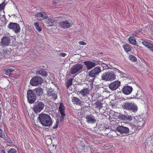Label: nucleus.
I'll list each match as a JSON object with an SVG mask.
<instances>
[{"mask_svg": "<svg viewBox=\"0 0 153 153\" xmlns=\"http://www.w3.org/2000/svg\"><path fill=\"white\" fill-rule=\"evenodd\" d=\"M40 123L45 126H49L52 124V121L50 116L45 114H40L39 117Z\"/></svg>", "mask_w": 153, "mask_h": 153, "instance_id": "nucleus-1", "label": "nucleus"}, {"mask_svg": "<svg viewBox=\"0 0 153 153\" xmlns=\"http://www.w3.org/2000/svg\"><path fill=\"white\" fill-rule=\"evenodd\" d=\"M65 107L62 103H60V106L59 108V111L61 114V116L58 117L56 122V124L53 126V128H56L60 125V123L63 121L65 116V115L64 113Z\"/></svg>", "mask_w": 153, "mask_h": 153, "instance_id": "nucleus-2", "label": "nucleus"}, {"mask_svg": "<svg viewBox=\"0 0 153 153\" xmlns=\"http://www.w3.org/2000/svg\"><path fill=\"white\" fill-rule=\"evenodd\" d=\"M116 76L112 71H108L103 73L101 76V79L105 81H113L116 79Z\"/></svg>", "mask_w": 153, "mask_h": 153, "instance_id": "nucleus-3", "label": "nucleus"}, {"mask_svg": "<svg viewBox=\"0 0 153 153\" xmlns=\"http://www.w3.org/2000/svg\"><path fill=\"white\" fill-rule=\"evenodd\" d=\"M45 105L42 102H36L33 107V110L36 114L38 113L43 109Z\"/></svg>", "mask_w": 153, "mask_h": 153, "instance_id": "nucleus-4", "label": "nucleus"}, {"mask_svg": "<svg viewBox=\"0 0 153 153\" xmlns=\"http://www.w3.org/2000/svg\"><path fill=\"white\" fill-rule=\"evenodd\" d=\"M43 81L42 78L39 76L33 77L30 82V84L33 86H37L41 84Z\"/></svg>", "mask_w": 153, "mask_h": 153, "instance_id": "nucleus-5", "label": "nucleus"}, {"mask_svg": "<svg viewBox=\"0 0 153 153\" xmlns=\"http://www.w3.org/2000/svg\"><path fill=\"white\" fill-rule=\"evenodd\" d=\"M59 25L61 28L66 29L71 27L73 25V23L71 21L67 20L59 22Z\"/></svg>", "mask_w": 153, "mask_h": 153, "instance_id": "nucleus-6", "label": "nucleus"}, {"mask_svg": "<svg viewBox=\"0 0 153 153\" xmlns=\"http://www.w3.org/2000/svg\"><path fill=\"white\" fill-rule=\"evenodd\" d=\"M136 120L134 124L133 125L132 128H136V126L141 127L143 126L144 123V120L140 116H137L135 117Z\"/></svg>", "mask_w": 153, "mask_h": 153, "instance_id": "nucleus-7", "label": "nucleus"}, {"mask_svg": "<svg viewBox=\"0 0 153 153\" xmlns=\"http://www.w3.org/2000/svg\"><path fill=\"white\" fill-rule=\"evenodd\" d=\"M27 98L28 100L30 103H33L36 100V96L34 93L31 90H28L27 91Z\"/></svg>", "mask_w": 153, "mask_h": 153, "instance_id": "nucleus-8", "label": "nucleus"}, {"mask_svg": "<svg viewBox=\"0 0 153 153\" xmlns=\"http://www.w3.org/2000/svg\"><path fill=\"white\" fill-rule=\"evenodd\" d=\"M83 65L81 64H77L74 65L71 68V72L72 74H75L80 71L83 68Z\"/></svg>", "mask_w": 153, "mask_h": 153, "instance_id": "nucleus-9", "label": "nucleus"}, {"mask_svg": "<svg viewBox=\"0 0 153 153\" xmlns=\"http://www.w3.org/2000/svg\"><path fill=\"white\" fill-rule=\"evenodd\" d=\"M100 68L99 66L95 67L89 72V76L92 77L96 76L101 71Z\"/></svg>", "mask_w": 153, "mask_h": 153, "instance_id": "nucleus-10", "label": "nucleus"}, {"mask_svg": "<svg viewBox=\"0 0 153 153\" xmlns=\"http://www.w3.org/2000/svg\"><path fill=\"white\" fill-rule=\"evenodd\" d=\"M8 27L10 29L13 30L16 33L20 31L19 25L16 23H10L8 25Z\"/></svg>", "mask_w": 153, "mask_h": 153, "instance_id": "nucleus-11", "label": "nucleus"}, {"mask_svg": "<svg viewBox=\"0 0 153 153\" xmlns=\"http://www.w3.org/2000/svg\"><path fill=\"white\" fill-rule=\"evenodd\" d=\"M129 130L128 127L123 126H119L116 128L117 131L121 134L128 133L129 132Z\"/></svg>", "mask_w": 153, "mask_h": 153, "instance_id": "nucleus-12", "label": "nucleus"}, {"mask_svg": "<svg viewBox=\"0 0 153 153\" xmlns=\"http://www.w3.org/2000/svg\"><path fill=\"white\" fill-rule=\"evenodd\" d=\"M47 95L48 96V97L52 100H55L57 98V95L55 94L53 89L52 88L49 89L47 90Z\"/></svg>", "mask_w": 153, "mask_h": 153, "instance_id": "nucleus-13", "label": "nucleus"}, {"mask_svg": "<svg viewBox=\"0 0 153 153\" xmlns=\"http://www.w3.org/2000/svg\"><path fill=\"white\" fill-rule=\"evenodd\" d=\"M83 63L88 70H90L96 65H98L97 61L93 62L89 61H85L83 62Z\"/></svg>", "mask_w": 153, "mask_h": 153, "instance_id": "nucleus-14", "label": "nucleus"}, {"mask_svg": "<svg viewBox=\"0 0 153 153\" xmlns=\"http://www.w3.org/2000/svg\"><path fill=\"white\" fill-rule=\"evenodd\" d=\"M10 38L7 36L3 37L1 39L0 44L3 47L8 46L10 44Z\"/></svg>", "mask_w": 153, "mask_h": 153, "instance_id": "nucleus-15", "label": "nucleus"}, {"mask_svg": "<svg viewBox=\"0 0 153 153\" xmlns=\"http://www.w3.org/2000/svg\"><path fill=\"white\" fill-rule=\"evenodd\" d=\"M120 82L118 81H115L111 83L109 85V88L112 90L117 88L120 86Z\"/></svg>", "mask_w": 153, "mask_h": 153, "instance_id": "nucleus-16", "label": "nucleus"}, {"mask_svg": "<svg viewBox=\"0 0 153 153\" xmlns=\"http://www.w3.org/2000/svg\"><path fill=\"white\" fill-rule=\"evenodd\" d=\"M132 88L129 86H124L122 89V92L126 95L130 94L132 91Z\"/></svg>", "mask_w": 153, "mask_h": 153, "instance_id": "nucleus-17", "label": "nucleus"}, {"mask_svg": "<svg viewBox=\"0 0 153 153\" xmlns=\"http://www.w3.org/2000/svg\"><path fill=\"white\" fill-rule=\"evenodd\" d=\"M37 19L40 20H43L46 19L48 17V16L44 12H41L38 13L35 15Z\"/></svg>", "mask_w": 153, "mask_h": 153, "instance_id": "nucleus-18", "label": "nucleus"}, {"mask_svg": "<svg viewBox=\"0 0 153 153\" xmlns=\"http://www.w3.org/2000/svg\"><path fill=\"white\" fill-rule=\"evenodd\" d=\"M89 92L90 90L88 88H84L80 91L78 92V94L79 95H81L83 97L86 96L87 94H89Z\"/></svg>", "mask_w": 153, "mask_h": 153, "instance_id": "nucleus-19", "label": "nucleus"}, {"mask_svg": "<svg viewBox=\"0 0 153 153\" xmlns=\"http://www.w3.org/2000/svg\"><path fill=\"white\" fill-rule=\"evenodd\" d=\"M86 121L88 123H94L96 122L94 117L91 115H87L86 117Z\"/></svg>", "mask_w": 153, "mask_h": 153, "instance_id": "nucleus-20", "label": "nucleus"}, {"mask_svg": "<svg viewBox=\"0 0 153 153\" xmlns=\"http://www.w3.org/2000/svg\"><path fill=\"white\" fill-rule=\"evenodd\" d=\"M55 20L53 17H51L49 18L48 19L46 20V23L48 26H51L53 25Z\"/></svg>", "mask_w": 153, "mask_h": 153, "instance_id": "nucleus-21", "label": "nucleus"}, {"mask_svg": "<svg viewBox=\"0 0 153 153\" xmlns=\"http://www.w3.org/2000/svg\"><path fill=\"white\" fill-rule=\"evenodd\" d=\"M142 43L143 45L149 48L151 51L153 52V44L150 43L146 41H143Z\"/></svg>", "mask_w": 153, "mask_h": 153, "instance_id": "nucleus-22", "label": "nucleus"}, {"mask_svg": "<svg viewBox=\"0 0 153 153\" xmlns=\"http://www.w3.org/2000/svg\"><path fill=\"white\" fill-rule=\"evenodd\" d=\"M132 117L129 115H125L122 114L121 116V119L123 120L130 121L132 120Z\"/></svg>", "mask_w": 153, "mask_h": 153, "instance_id": "nucleus-23", "label": "nucleus"}, {"mask_svg": "<svg viewBox=\"0 0 153 153\" xmlns=\"http://www.w3.org/2000/svg\"><path fill=\"white\" fill-rule=\"evenodd\" d=\"M71 101L74 104L80 105L81 103V101L78 98L73 97L71 98Z\"/></svg>", "mask_w": 153, "mask_h": 153, "instance_id": "nucleus-24", "label": "nucleus"}, {"mask_svg": "<svg viewBox=\"0 0 153 153\" xmlns=\"http://www.w3.org/2000/svg\"><path fill=\"white\" fill-rule=\"evenodd\" d=\"M43 89L40 87L36 88L34 90V93H35L38 96L42 94H43Z\"/></svg>", "mask_w": 153, "mask_h": 153, "instance_id": "nucleus-25", "label": "nucleus"}, {"mask_svg": "<svg viewBox=\"0 0 153 153\" xmlns=\"http://www.w3.org/2000/svg\"><path fill=\"white\" fill-rule=\"evenodd\" d=\"M98 64L101 65V66L103 68V70L107 69H111V66L110 65V66H108L107 64H105L101 62L97 61Z\"/></svg>", "mask_w": 153, "mask_h": 153, "instance_id": "nucleus-26", "label": "nucleus"}, {"mask_svg": "<svg viewBox=\"0 0 153 153\" xmlns=\"http://www.w3.org/2000/svg\"><path fill=\"white\" fill-rule=\"evenodd\" d=\"M130 105V110L131 111L133 112H135L138 109L137 107L134 103H131Z\"/></svg>", "mask_w": 153, "mask_h": 153, "instance_id": "nucleus-27", "label": "nucleus"}, {"mask_svg": "<svg viewBox=\"0 0 153 153\" xmlns=\"http://www.w3.org/2000/svg\"><path fill=\"white\" fill-rule=\"evenodd\" d=\"M36 73L37 74L39 75L42 76H46L47 75V72L43 70H39Z\"/></svg>", "mask_w": 153, "mask_h": 153, "instance_id": "nucleus-28", "label": "nucleus"}, {"mask_svg": "<svg viewBox=\"0 0 153 153\" xmlns=\"http://www.w3.org/2000/svg\"><path fill=\"white\" fill-rule=\"evenodd\" d=\"M131 103L130 102L124 103L122 107L124 109L130 110Z\"/></svg>", "mask_w": 153, "mask_h": 153, "instance_id": "nucleus-29", "label": "nucleus"}, {"mask_svg": "<svg viewBox=\"0 0 153 153\" xmlns=\"http://www.w3.org/2000/svg\"><path fill=\"white\" fill-rule=\"evenodd\" d=\"M128 41L130 44L136 45V41L134 37H130L128 39Z\"/></svg>", "mask_w": 153, "mask_h": 153, "instance_id": "nucleus-30", "label": "nucleus"}, {"mask_svg": "<svg viewBox=\"0 0 153 153\" xmlns=\"http://www.w3.org/2000/svg\"><path fill=\"white\" fill-rule=\"evenodd\" d=\"M34 26L36 30L39 31H41L42 30V28L39 25V24L38 22L34 23Z\"/></svg>", "mask_w": 153, "mask_h": 153, "instance_id": "nucleus-31", "label": "nucleus"}, {"mask_svg": "<svg viewBox=\"0 0 153 153\" xmlns=\"http://www.w3.org/2000/svg\"><path fill=\"white\" fill-rule=\"evenodd\" d=\"M129 45H126L123 46V48L125 51L128 52L131 51V49L129 47Z\"/></svg>", "mask_w": 153, "mask_h": 153, "instance_id": "nucleus-32", "label": "nucleus"}, {"mask_svg": "<svg viewBox=\"0 0 153 153\" xmlns=\"http://www.w3.org/2000/svg\"><path fill=\"white\" fill-rule=\"evenodd\" d=\"M94 105L96 108H98L99 109L102 107V105L101 103L99 101L96 102Z\"/></svg>", "mask_w": 153, "mask_h": 153, "instance_id": "nucleus-33", "label": "nucleus"}, {"mask_svg": "<svg viewBox=\"0 0 153 153\" xmlns=\"http://www.w3.org/2000/svg\"><path fill=\"white\" fill-rule=\"evenodd\" d=\"M72 79L70 78L66 82V86L68 88L72 84Z\"/></svg>", "mask_w": 153, "mask_h": 153, "instance_id": "nucleus-34", "label": "nucleus"}, {"mask_svg": "<svg viewBox=\"0 0 153 153\" xmlns=\"http://www.w3.org/2000/svg\"><path fill=\"white\" fill-rule=\"evenodd\" d=\"M0 137L4 139L5 140H6V138L5 135V134L3 132L2 130L0 129Z\"/></svg>", "mask_w": 153, "mask_h": 153, "instance_id": "nucleus-35", "label": "nucleus"}, {"mask_svg": "<svg viewBox=\"0 0 153 153\" xmlns=\"http://www.w3.org/2000/svg\"><path fill=\"white\" fill-rule=\"evenodd\" d=\"M14 71L13 68H10L7 70L5 72L6 74L8 76H9L11 73Z\"/></svg>", "mask_w": 153, "mask_h": 153, "instance_id": "nucleus-36", "label": "nucleus"}, {"mask_svg": "<svg viewBox=\"0 0 153 153\" xmlns=\"http://www.w3.org/2000/svg\"><path fill=\"white\" fill-rule=\"evenodd\" d=\"M8 153H17V151L14 149H10L8 152Z\"/></svg>", "mask_w": 153, "mask_h": 153, "instance_id": "nucleus-37", "label": "nucleus"}, {"mask_svg": "<svg viewBox=\"0 0 153 153\" xmlns=\"http://www.w3.org/2000/svg\"><path fill=\"white\" fill-rule=\"evenodd\" d=\"M130 60L132 61H134L136 60V58L133 56L130 55L129 56Z\"/></svg>", "mask_w": 153, "mask_h": 153, "instance_id": "nucleus-38", "label": "nucleus"}, {"mask_svg": "<svg viewBox=\"0 0 153 153\" xmlns=\"http://www.w3.org/2000/svg\"><path fill=\"white\" fill-rule=\"evenodd\" d=\"M114 116H117V117H118V118L121 119V115H122V114H120V113L114 112Z\"/></svg>", "mask_w": 153, "mask_h": 153, "instance_id": "nucleus-39", "label": "nucleus"}, {"mask_svg": "<svg viewBox=\"0 0 153 153\" xmlns=\"http://www.w3.org/2000/svg\"><path fill=\"white\" fill-rule=\"evenodd\" d=\"M4 6V3H2L0 5V11L3 9Z\"/></svg>", "mask_w": 153, "mask_h": 153, "instance_id": "nucleus-40", "label": "nucleus"}, {"mask_svg": "<svg viewBox=\"0 0 153 153\" xmlns=\"http://www.w3.org/2000/svg\"><path fill=\"white\" fill-rule=\"evenodd\" d=\"M79 43L80 45H86V43L83 41H80L79 42Z\"/></svg>", "mask_w": 153, "mask_h": 153, "instance_id": "nucleus-41", "label": "nucleus"}, {"mask_svg": "<svg viewBox=\"0 0 153 153\" xmlns=\"http://www.w3.org/2000/svg\"><path fill=\"white\" fill-rule=\"evenodd\" d=\"M60 55L62 57H64L66 55V54L65 53H60Z\"/></svg>", "mask_w": 153, "mask_h": 153, "instance_id": "nucleus-42", "label": "nucleus"}, {"mask_svg": "<svg viewBox=\"0 0 153 153\" xmlns=\"http://www.w3.org/2000/svg\"><path fill=\"white\" fill-rule=\"evenodd\" d=\"M1 153H6L4 150H2L1 151Z\"/></svg>", "mask_w": 153, "mask_h": 153, "instance_id": "nucleus-43", "label": "nucleus"}, {"mask_svg": "<svg viewBox=\"0 0 153 153\" xmlns=\"http://www.w3.org/2000/svg\"><path fill=\"white\" fill-rule=\"evenodd\" d=\"M57 0L56 1L55 0L54 1H53V3H56L57 2H56V1H57Z\"/></svg>", "mask_w": 153, "mask_h": 153, "instance_id": "nucleus-44", "label": "nucleus"}, {"mask_svg": "<svg viewBox=\"0 0 153 153\" xmlns=\"http://www.w3.org/2000/svg\"><path fill=\"white\" fill-rule=\"evenodd\" d=\"M6 52H7V51H3V53H5Z\"/></svg>", "mask_w": 153, "mask_h": 153, "instance_id": "nucleus-45", "label": "nucleus"}, {"mask_svg": "<svg viewBox=\"0 0 153 153\" xmlns=\"http://www.w3.org/2000/svg\"><path fill=\"white\" fill-rule=\"evenodd\" d=\"M79 112H78V115H79Z\"/></svg>", "mask_w": 153, "mask_h": 153, "instance_id": "nucleus-46", "label": "nucleus"}]
</instances>
